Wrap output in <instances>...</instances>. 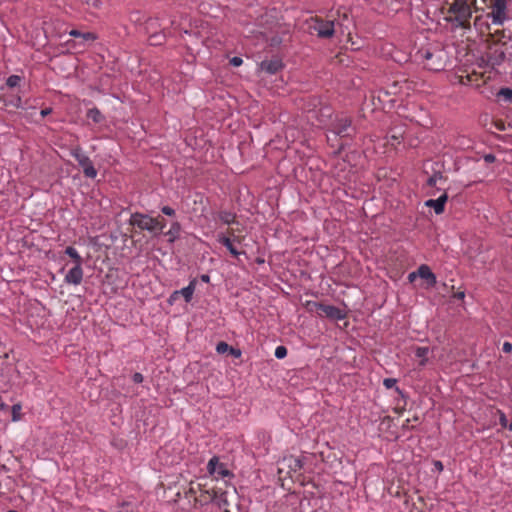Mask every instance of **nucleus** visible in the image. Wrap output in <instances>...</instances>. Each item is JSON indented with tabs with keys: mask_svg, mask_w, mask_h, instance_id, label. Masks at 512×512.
I'll return each instance as SVG.
<instances>
[{
	"mask_svg": "<svg viewBox=\"0 0 512 512\" xmlns=\"http://www.w3.org/2000/svg\"><path fill=\"white\" fill-rule=\"evenodd\" d=\"M448 13L451 15L445 19L454 28L470 29L472 11L468 0H454L448 9Z\"/></svg>",
	"mask_w": 512,
	"mask_h": 512,
	"instance_id": "nucleus-1",
	"label": "nucleus"
},
{
	"mask_svg": "<svg viewBox=\"0 0 512 512\" xmlns=\"http://www.w3.org/2000/svg\"><path fill=\"white\" fill-rule=\"evenodd\" d=\"M129 223L133 226H137L141 230H147L149 232H154L156 230L162 231L164 229V225H160V220L158 218H153L149 215L138 212L131 215Z\"/></svg>",
	"mask_w": 512,
	"mask_h": 512,
	"instance_id": "nucleus-2",
	"label": "nucleus"
},
{
	"mask_svg": "<svg viewBox=\"0 0 512 512\" xmlns=\"http://www.w3.org/2000/svg\"><path fill=\"white\" fill-rule=\"evenodd\" d=\"M310 311H316L320 316L328 317L332 320H340L345 317V313L338 307L319 302H308Z\"/></svg>",
	"mask_w": 512,
	"mask_h": 512,
	"instance_id": "nucleus-3",
	"label": "nucleus"
},
{
	"mask_svg": "<svg viewBox=\"0 0 512 512\" xmlns=\"http://www.w3.org/2000/svg\"><path fill=\"white\" fill-rule=\"evenodd\" d=\"M421 57L426 61L427 69L431 71H440L444 69V62L442 60L441 52H432L430 50L421 51Z\"/></svg>",
	"mask_w": 512,
	"mask_h": 512,
	"instance_id": "nucleus-4",
	"label": "nucleus"
},
{
	"mask_svg": "<svg viewBox=\"0 0 512 512\" xmlns=\"http://www.w3.org/2000/svg\"><path fill=\"white\" fill-rule=\"evenodd\" d=\"M350 118L342 117L337 119L332 125V132L341 138L352 137L354 128L352 127Z\"/></svg>",
	"mask_w": 512,
	"mask_h": 512,
	"instance_id": "nucleus-5",
	"label": "nucleus"
},
{
	"mask_svg": "<svg viewBox=\"0 0 512 512\" xmlns=\"http://www.w3.org/2000/svg\"><path fill=\"white\" fill-rule=\"evenodd\" d=\"M508 0H493L490 16L494 24L501 25L506 19V8Z\"/></svg>",
	"mask_w": 512,
	"mask_h": 512,
	"instance_id": "nucleus-6",
	"label": "nucleus"
},
{
	"mask_svg": "<svg viewBox=\"0 0 512 512\" xmlns=\"http://www.w3.org/2000/svg\"><path fill=\"white\" fill-rule=\"evenodd\" d=\"M313 29L321 38H330L334 34V22L316 19Z\"/></svg>",
	"mask_w": 512,
	"mask_h": 512,
	"instance_id": "nucleus-7",
	"label": "nucleus"
},
{
	"mask_svg": "<svg viewBox=\"0 0 512 512\" xmlns=\"http://www.w3.org/2000/svg\"><path fill=\"white\" fill-rule=\"evenodd\" d=\"M10 108H22V100L19 95L3 94L0 96V109L10 110Z\"/></svg>",
	"mask_w": 512,
	"mask_h": 512,
	"instance_id": "nucleus-8",
	"label": "nucleus"
},
{
	"mask_svg": "<svg viewBox=\"0 0 512 512\" xmlns=\"http://www.w3.org/2000/svg\"><path fill=\"white\" fill-rule=\"evenodd\" d=\"M283 68L282 60L279 58H273L271 60H263L260 63V69L267 72L268 74H276Z\"/></svg>",
	"mask_w": 512,
	"mask_h": 512,
	"instance_id": "nucleus-9",
	"label": "nucleus"
},
{
	"mask_svg": "<svg viewBox=\"0 0 512 512\" xmlns=\"http://www.w3.org/2000/svg\"><path fill=\"white\" fill-rule=\"evenodd\" d=\"M83 279L82 265H74L65 275V282L68 284L79 285Z\"/></svg>",
	"mask_w": 512,
	"mask_h": 512,
	"instance_id": "nucleus-10",
	"label": "nucleus"
},
{
	"mask_svg": "<svg viewBox=\"0 0 512 512\" xmlns=\"http://www.w3.org/2000/svg\"><path fill=\"white\" fill-rule=\"evenodd\" d=\"M448 199V195L446 192H444L440 197L437 199H429L425 202V206L431 207L434 209L436 214H442L444 212L445 203Z\"/></svg>",
	"mask_w": 512,
	"mask_h": 512,
	"instance_id": "nucleus-11",
	"label": "nucleus"
},
{
	"mask_svg": "<svg viewBox=\"0 0 512 512\" xmlns=\"http://www.w3.org/2000/svg\"><path fill=\"white\" fill-rule=\"evenodd\" d=\"M417 273H418V277L426 280L427 282V285L429 287H433L435 286L436 284V276L435 274L431 271V269L429 268V266L423 264L421 265L418 269H417Z\"/></svg>",
	"mask_w": 512,
	"mask_h": 512,
	"instance_id": "nucleus-12",
	"label": "nucleus"
},
{
	"mask_svg": "<svg viewBox=\"0 0 512 512\" xmlns=\"http://www.w3.org/2000/svg\"><path fill=\"white\" fill-rule=\"evenodd\" d=\"M209 499H213V503L219 507L220 509L224 510V512H230L228 507V498H227V492H216L213 491V495H208Z\"/></svg>",
	"mask_w": 512,
	"mask_h": 512,
	"instance_id": "nucleus-13",
	"label": "nucleus"
},
{
	"mask_svg": "<svg viewBox=\"0 0 512 512\" xmlns=\"http://www.w3.org/2000/svg\"><path fill=\"white\" fill-rule=\"evenodd\" d=\"M78 164L86 177L94 179L97 176V170L88 156H85Z\"/></svg>",
	"mask_w": 512,
	"mask_h": 512,
	"instance_id": "nucleus-14",
	"label": "nucleus"
},
{
	"mask_svg": "<svg viewBox=\"0 0 512 512\" xmlns=\"http://www.w3.org/2000/svg\"><path fill=\"white\" fill-rule=\"evenodd\" d=\"M144 30L145 33L149 35L153 32L165 30V28H162L158 18H148L144 23Z\"/></svg>",
	"mask_w": 512,
	"mask_h": 512,
	"instance_id": "nucleus-15",
	"label": "nucleus"
},
{
	"mask_svg": "<svg viewBox=\"0 0 512 512\" xmlns=\"http://www.w3.org/2000/svg\"><path fill=\"white\" fill-rule=\"evenodd\" d=\"M506 55L503 50L495 49L488 54V62L492 66H499L505 61Z\"/></svg>",
	"mask_w": 512,
	"mask_h": 512,
	"instance_id": "nucleus-16",
	"label": "nucleus"
},
{
	"mask_svg": "<svg viewBox=\"0 0 512 512\" xmlns=\"http://www.w3.org/2000/svg\"><path fill=\"white\" fill-rule=\"evenodd\" d=\"M196 280L193 279L187 287H184L180 291H175L174 295H182L185 301L188 303L191 301L194 290H195Z\"/></svg>",
	"mask_w": 512,
	"mask_h": 512,
	"instance_id": "nucleus-17",
	"label": "nucleus"
},
{
	"mask_svg": "<svg viewBox=\"0 0 512 512\" xmlns=\"http://www.w3.org/2000/svg\"><path fill=\"white\" fill-rule=\"evenodd\" d=\"M181 232V224L178 221H175L171 224L170 229L165 233L168 236V241L173 243L180 237Z\"/></svg>",
	"mask_w": 512,
	"mask_h": 512,
	"instance_id": "nucleus-18",
	"label": "nucleus"
},
{
	"mask_svg": "<svg viewBox=\"0 0 512 512\" xmlns=\"http://www.w3.org/2000/svg\"><path fill=\"white\" fill-rule=\"evenodd\" d=\"M166 39V34L164 30H160L158 32H153L148 35V41L150 45L158 46L164 43Z\"/></svg>",
	"mask_w": 512,
	"mask_h": 512,
	"instance_id": "nucleus-19",
	"label": "nucleus"
},
{
	"mask_svg": "<svg viewBox=\"0 0 512 512\" xmlns=\"http://www.w3.org/2000/svg\"><path fill=\"white\" fill-rule=\"evenodd\" d=\"M218 242L225 246L233 256H238L240 254V252L234 247L229 237L220 235L218 237Z\"/></svg>",
	"mask_w": 512,
	"mask_h": 512,
	"instance_id": "nucleus-20",
	"label": "nucleus"
},
{
	"mask_svg": "<svg viewBox=\"0 0 512 512\" xmlns=\"http://www.w3.org/2000/svg\"><path fill=\"white\" fill-rule=\"evenodd\" d=\"M87 117L91 119L94 123H101L104 121V116L101 111L97 108H91L87 112Z\"/></svg>",
	"mask_w": 512,
	"mask_h": 512,
	"instance_id": "nucleus-21",
	"label": "nucleus"
},
{
	"mask_svg": "<svg viewBox=\"0 0 512 512\" xmlns=\"http://www.w3.org/2000/svg\"><path fill=\"white\" fill-rule=\"evenodd\" d=\"M65 254H67L74 260V263H75L74 265H82L83 259L74 247L68 246L65 249Z\"/></svg>",
	"mask_w": 512,
	"mask_h": 512,
	"instance_id": "nucleus-22",
	"label": "nucleus"
},
{
	"mask_svg": "<svg viewBox=\"0 0 512 512\" xmlns=\"http://www.w3.org/2000/svg\"><path fill=\"white\" fill-rule=\"evenodd\" d=\"M218 218L224 224H231L235 222L236 215L229 211H220L218 213Z\"/></svg>",
	"mask_w": 512,
	"mask_h": 512,
	"instance_id": "nucleus-23",
	"label": "nucleus"
},
{
	"mask_svg": "<svg viewBox=\"0 0 512 512\" xmlns=\"http://www.w3.org/2000/svg\"><path fill=\"white\" fill-rule=\"evenodd\" d=\"M429 353L428 347H417L415 350V356L421 359L420 365H425L427 362V355Z\"/></svg>",
	"mask_w": 512,
	"mask_h": 512,
	"instance_id": "nucleus-24",
	"label": "nucleus"
},
{
	"mask_svg": "<svg viewBox=\"0 0 512 512\" xmlns=\"http://www.w3.org/2000/svg\"><path fill=\"white\" fill-rule=\"evenodd\" d=\"M218 464H219V458L214 456L212 457L208 464H207V470L209 472V474L211 475H214L216 473V469L218 468Z\"/></svg>",
	"mask_w": 512,
	"mask_h": 512,
	"instance_id": "nucleus-25",
	"label": "nucleus"
},
{
	"mask_svg": "<svg viewBox=\"0 0 512 512\" xmlns=\"http://www.w3.org/2000/svg\"><path fill=\"white\" fill-rule=\"evenodd\" d=\"M208 495H213V493H210L209 491H203L200 494L199 498L198 497L195 498V502L199 503L200 505H204V504H207L209 502L213 503V499H209Z\"/></svg>",
	"mask_w": 512,
	"mask_h": 512,
	"instance_id": "nucleus-26",
	"label": "nucleus"
},
{
	"mask_svg": "<svg viewBox=\"0 0 512 512\" xmlns=\"http://www.w3.org/2000/svg\"><path fill=\"white\" fill-rule=\"evenodd\" d=\"M290 468L293 470V471H298L300 469H302L303 467V460L301 458H291L290 459V464H289Z\"/></svg>",
	"mask_w": 512,
	"mask_h": 512,
	"instance_id": "nucleus-27",
	"label": "nucleus"
},
{
	"mask_svg": "<svg viewBox=\"0 0 512 512\" xmlns=\"http://www.w3.org/2000/svg\"><path fill=\"white\" fill-rule=\"evenodd\" d=\"M21 81V77L18 76V75H11L7 78V81H6V85L9 87V88H14L16 86L19 85Z\"/></svg>",
	"mask_w": 512,
	"mask_h": 512,
	"instance_id": "nucleus-28",
	"label": "nucleus"
},
{
	"mask_svg": "<svg viewBox=\"0 0 512 512\" xmlns=\"http://www.w3.org/2000/svg\"><path fill=\"white\" fill-rule=\"evenodd\" d=\"M21 405L20 404H14L12 406V420L13 421H18L21 419Z\"/></svg>",
	"mask_w": 512,
	"mask_h": 512,
	"instance_id": "nucleus-29",
	"label": "nucleus"
},
{
	"mask_svg": "<svg viewBox=\"0 0 512 512\" xmlns=\"http://www.w3.org/2000/svg\"><path fill=\"white\" fill-rule=\"evenodd\" d=\"M215 474H218L220 477L224 478V477L230 476L231 472L225 467V465L223 463L219 462L218 468L216 469Z\"/></svg>",
	"mask_w": 512,
	"mask_h": 512,
	"instance_id": "nucleus-30",
	"label": "nucleus"
},
{
	"mask_svg": "<svg viewBox=\"0 0 512 512\" xmlns=\"http://www.w3.org/2000/svg\"><path fill=\"white\" fill-rule=\"evenodd\" d=\"M498 95L504 97L505 100L510 101V100H512V89L501 88Z\"/></svg>",
	"mask_w": 512,
	"mask_h": 512,
	"instance_id": "nucleus-31",
	"label": "nucleus"
},
{
	"mask_svg": "<svg viewBox=\"0 0 512 512\" xmlns=\"http://www.w3.org/2000/svg\"><path fill=\"white\" fill-rule=\"evenodd\" d=\"M72 156L76 159L77 162H80L86 155L82 152L80 147H77L71 151Z\"/></svg>",
	"mask_w": 512,
	"mask_h": 512,
	"instance_id": "nucleus-32",
	"label": "nucleus"
},
{
	"mask_svg": "<svg viewBox=\"0 0 512 512\" xmlns=\"http://www.w3.org/2000/svg\"><path fill=\"white\" fill-rule=\"evenodd\" d=\"M442 178H443V176L441 173H435L434 175H432L431 177L428 178L427 185L431 186V187L435 186L437 181L441 180Z\"/></svg>",
	"mask_w": 512,
	"mask_h": 512,
	"instance_id": "nucleus-33",
	"label": "nucleus"
},
{
	"mask_svg": "<svg viewBox=\"0 0 512 512\" xmlns=\"http://www.w3.org/2000/svg\"><path fill=\"white\" fill-rule=\"evenodd\" d=\"M230 349V346L226 343V342H219L216 346V351L219 353V354H223V353H226L228 352Z\"/></svg>",
	"mask_w": 512,
	"mask_h": 512,
	"instance_id": "nucleus-34",
	"label": "nucleus"
},
{
	"mask_svg": "<svg viewBox=\"0 0 512 512\" xmlns=\"http://www.w3.org/2000/svg\"><path fill=\"white\" fill-rule=\"evenodd\" d=\"M287 355V348L285 346H278L275 349V357L278 359H282Z\"/></svg>",
	"mask_w": 512,
	"mask_h": 512,
	"instance_id": "nucleus-35",
	"label": "nucleus"
},
{
	"mask_svg": "<svg viewBox=\"0 0 512 512\" xmlns=\"http://www.w3.org/2000/svg\"><path fill=\"white\" fill-rule=\"evenodd\" d=\"M397 383V380L394 379V378H386L384 379L383 381V385L387 388V389H390V388H393Z\"/></svg>",
	"mask_w": 512,
	"mask_h": 512,
	"instance_id": "nucleus-36",
	"label": "nucleus"
},
{
	"mask_svg": "<svg viewBox=\"0 0 512 512\" xmlns=\"http://www.w3.org/2000/svg\"><path fill=\"white\" fill-rule=\"evenodd\" d=\"M161 212L167 216H175L176 214L175 210L169 206H163Z\"/></svg>",
	"mask_w": 512,
	"mask_h": 512,
	"instance_id": "nucleus-37",
	"label": "nucleus"
},
{
	"mask_svg": "<svg viewBox=\"0 0 512 512\" xmlns=\"http://www.w3.org/2000/svg\"><path fill=\"white\" fill-rule=\"evenodd\" d=\"M229 62L232 66L239 67L240 65H242L243 60H242V58L235 56V57L231 58Z\"/></svg>",
	"mask_w": 512,
	"mask_h": 512,
	"instance_id": "nucleus-38",
	"label": "nucleus"
},
{
	"mask_svg": "<svg viewBox=\"0 0 512 512\" xmlns=\"http://www.w3.org/2000/svg\"><path fill=\"white\" fill-rule=\"evenodd\" d=\"M87 4L93 8H100L101 5H102V1L101 0H86Z\"/></svg>",
	"mask_w": 512,
	"mask_h": 512,
	"instance_id": "nucleus-39",
	"label": "nucleus"
},
{
	"mask_svg": "<svg viewBox=\"0 0 512 512\" xmlns=\"http://www.w3.org/2000/svg\"><path fill=\"white\" fill-rule=\"evenodd\" d=\"M281 42H282V39L279 36H273L270 39V45L273 47L279 46L281 44Z\"/></svg>",
	"mask_w": 512,
	"mask_h": 512,
	"instance_id": "nucleus-40",
	"label": "nucleus"
},
{
	"mask_svg": "<svg viewBox=\"0 0 512 512\" xmlns=\"http://www.w3.org/2000/svg\"><path fill=\"white\" fill-rule=\"evenodd\" d=\"M132 379L135 383H141L143 381V375L141 373H134Z\"/></svg>",
	"mask_w": 512,
	"mask_h": 512,
	"instance_id": "nucleus-41",
	"label": "nucleus"
},
{
	"mask_svg": "<svg viewBox=\"0 0 512 512\" xmlns=\"http://www.w3.org/2000/svg\"><path fill=\"white\" fill-rule=\"evenodd\" d=\"M81 37L84 40H95L96 39V36L93 33H90V32L82 33Z\"/></svg>",
	"mask_w": 512,
	"mask_h": 512,
	"instance_id": "nucleus-42",
	"label": "nucleus"
},
{
	"mask_svg": "<svg viewBox=\"0 0 512 512\" xmlns=\"http://www.w3.org/2000/svg\"><path fill=\"white\" fill-rule=\"evenodd\" d=\"M502 350H503L505 353H510V352L512 351V343H510V342H504L503 347H502Z\"/></svg>",
	"mask_w": 512,
	"mask_h": 512,
	"instance_id": "nucleus-43",
	"label": "nucleus"
},
{
	"mask_svg": "<svg viewBox=\"0 0 512 512\" xmlns=\"http://www.w3.org/2000/svg\"><path fill=\"white\" fill-rule=\"evenodd\" d=\"M499 421H500V424H501L502 427H507L508 426V420H507V418H506L504 413H501Z\"/></svg>",
	"mask_w": 512,
	"mask_h": 512,
	"instance_id": "nucleus-44",
	"label": "nucleus"
},
{
	"mask_svg": "<svg viewBox=\"0 0 512 512\" xmlns=\"http://www.w3.org/2000/svg\"><path fill=\"white\" fill-rule=\"evenodd\" d=\"M229 352H230L231 355H233L236 358L241 356V351L239 349H235L233 347H230Z\"/></svg>",
	"mask_w": 512,
	"mask_h": 512,
	"instance_id": "nucleus-45",
	"label": "nucleus"
},
{
	"mask_svg": "<svg viewBox=\"0 0 512 512\" xmlns=\"http://www.w3.org/2000/svg\"><path fill=\"white\" fill-rule=\"evenodd\" d=\"M495 156L493 154H486L484 156V160L486 163H493L495 161Z\"/></svg>",
	"mask_w": 512,
	"mask_h": 512,
	"instance_id": "nucleus-46",
	"label": "nucleus"
},
{
	"mask_svg": "<svg viewBox=\"0 0 512 512\" xmlns=\"http://www.w3.org/2000/svg\"><path fill=\"white\" fill-rule=\"evenodd\" d=\"M418 277V273L417 271H414V272H411L409 275H408V279L410 282H413L415 280V278Z\"/></svg>",
	"mask_w": 512,
	"mask_h": 512,
	"instance_id": "nucleus-47",
	"label": "nucleus"
},
{
	"mask_svg": "<svg viewBox=\"0 0 512 512\" xmlns=\"http://www.w3.org/2000/svg\"><path fill=\"white\" fill-rule=\"evenodd\" d=\"M434 466L437 470L442 471L443 470V464L441 461H434Z\"/></svg>",
	"mask_w": 512,
	"mask_h": 512,
	"instance_id": "nucleus-48",
	"label": "nucleus"
},
{
	"mask_svg": "<svg viewBox=\"0 0 512 512\" xmlns=\"http://www.w3.org/2000/svg\"><path fill=\"white\" fill-rule=\"evenodd\" d=\"M70 35L73 36V37H81L82 35V32L78 31V30H72L70 32Z\"/></svg>",
	"mask_w": 512,
	"mask_h": 512,
	"instance_id": "nucleus-49",
	"label": "nucleus"
},
{
	"mask_svg": "<svg viewBox=\"0 0 512 512\" xmlns=\"http://www.w3.org/2000/svg\"><path fill=\"white\" fill-rule=\"evenodd\" d=\"M201 281L208 283L210 281V277L207 274H203L200 276Z\"/></svg>",
	"mask_w": 512,
	"mask_h": 512,
	"instance_id": "nucleus-50",
	"label": "nucleus"
},
{
	"mask_svg": "<svg viewBox=\"0 0 512 512\" xmlns=\"http://www.w3.org/2000/svg\"><path fill=\"white\" fill-rule=\"evenodd\" d=\"M455 298L462 300L465 297V293L463 291L457 292L454 295Z\"/></svg>",
	"mask_w": 512,
	"mask_h": 512,
	"instance_id": "nucleus-51",
	"label": "nucleus"
},
{
	"mask_svg": "<svg viewBox=\"0 0 512 512\" xmlns=\"http://www.w3.org/2000/svg\"><path fill=\"white\" fill-rule=\"evenodd\" d=\"M51 111H52V110H51V108L43 109V110H41V115H42L43 117H45V116H47L48 114H50V113H51Z\"/></svg>",
	"mask_w": 512,
	"mask_h": 512,
	"instance_id": "nucleus-52",
	"label": "nucleus"
},
{
	"mask_svg": "<svg viewBox=\"0 0 512 512\" xmlns=\"http://www.w3.org/2000/svg\"><path fill=\"white\" fill-rule=\"evenodd\" d=\"M7 409H8V405H7V404H5V403H3V402H2V403H0V410L5 411V410H7Z\"/></svg>",
	"mask_w": 512,
	"mask_h": 512,
	"instance_id": "nucleus-53",
	"label": "nucleus"
},
{
	"mask_svg": "<svg viewBox=\"0 0 512 512\" xmlns=\"http://www.w3.org/2000/svg\"><path fill=\"white\" fill-rule=\"evenodd\" d=\"M507 427H508V429H509L510 431H512V422H511L510 424H508V426H507Z\"/></svg>",
	"mask_w": 512,
	"mask_h": 512,
	"instance_id": "nucleus-54",
	"label": "nucleus"
},
{
	"mask_svg": "<svg viewBox=\"0 0 512 512\" xmlns=\"http://www.w3.org/2000/svg\"><path fill=\"white\" fill-rule=\"evenodd\" d=\"M178 295H174V293L171 295V299L177 298Z\"/></svg>",
	"mask_w": 512,
	"mask_h": 512,
	"instance_id": "nucleus-55",
	"label": "nucleus"
}]
</instances>
